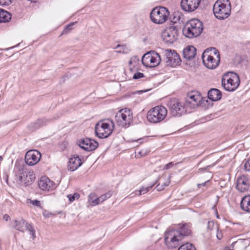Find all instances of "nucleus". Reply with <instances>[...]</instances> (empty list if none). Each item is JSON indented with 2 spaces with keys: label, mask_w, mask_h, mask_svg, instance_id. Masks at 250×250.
Segmentation results:
<instances>
[{
  "label": "nucleus",
  "mask_w": 250,
  "mask_h": 250,
  "mask_svg": "<svg viewBox=\"0 0 250 250\" xmlns=\"http://www.w3.org/2000/svg\"><path fill=\"white\" fill-rule=\"evenodd\" d=\"M191 230L187 225H183L179 230L168 229L165 233V243L170 249L175 248L178 246L179 241L182 239V236H188Z\"/></svg>",
  "instance_id": "obj_1"
},
{
  "label": "nucleus",
  "mask_w": 250,
  "mask_h": 250,
  "mask_svg": "<svg viewBox=\"0 0 250 250\" xmlns=\"http://www.w3.org/2000/svg\"><path fill=\"white\" fill-rule=\"evenodd\" d=\"M14 173L15 180L19 184L24 186L31 185L35 179V175L31 169H28L26 166L16 163Z\"/></svg>",
  "instance_id": "obj_2"
},
{
  "label": "nucleus",
  "mask_w": 250,
  "mask_h": 250,
  "mask_svg": "<svg viewBox=\"0 0 250 250\" xmlns=\"http://www.w3.org/2000/svg\"><path fill=\"white\" fill-rule=\"evenodd\" d=\"M213 14L218 20L228 18L231 12V4L229 0H217L213 7Z\"/></svg>",
  "instance_id": "obj_3"
},
{
  "label": "nucleus",
  "mask_w": 250,
  "mask_h": 250,
  "mask_svg": "<svg viewBox=\"0 0 250 250\" xmlns=\"http://www.w3.org/2000/svg\"><path fill=\"white\" fill-rule=\"evenodd\" d=\"M203 30L202 22L198 19H193L186 22L183 28V32L186 37L193 38L199 36Z\"/></svg>",
  "instance_id": "obj_4"
},
{
  "label": "nucleus",
  "mask_w": 250,
  "mask_h": 250,
  "mask_svg": "<svg viewBox=\"0 0 250 250\" xmlns=\"http://www.w3.org/2000/svg\"><path fill=\"white\" fill-rule=\"evenodd\" d=\"M114 128V122L109 119L99 121L95 125V133L99 138H106L109 136Z\"/></svg>",
  "instance_id": "obj_5"
},
{
  "label": "nucleus",
  "mask_w": 250,
  "mask_h": 250,
  "mask_svg": "<svg viewBox=\"0 0 250 250\" xmlns=\"http://www.w3.org/2000/svg\"><path fill=\"white\" fill-rule=\"evenodd\" d=\"M240 80L239 76L235 73L229 72L225 74L222 78V85L228 91H234L239 87Z\"/></svg>",
  "instance_id": "obj_6"
},
{
  "label": "nucleus",
  "mask_w": 250,
  "mask_h": 250,
  "mask_svg": "<svg viewBox=\"0 0 250 250\" xmlns=\"http://www.w3.org/2000/svg\"><path fill=\"white\" fill-rule=\"evenodd\" d=\"M202 60L204 65L209 69H215L220 62V57L219 52L215 48L211 50L210 54L205 52L202 55Z\"/></svg>",
  "instance_id": "obj_7"
},
{
  "label": "nucleus",
  "mask_w": 250,
  "mask_h": 250,
  "mask_svg": "<svg viewBox=\"0 0 250 250\" xmlns=\"http://www.w3.org/2000/svg\"><path fill=\"white\" fill-rule=\"evenodd\" d=\"M167 114V109L164 106H156L147 113V119L152 123H157L164 120Z\"/></svg>",
  "instance_id": "obj_8"
},
{
  "label": "nucleus",
  "mask_w": 250,
  "mask_h": 250,
  "mask_svg": "<svg viewBox=\"0 0 250 250\" xmlns=\"http://www.w3.org/2000/svg\"><path fill=\"white\" fill-rule=\"evenodd\" d=\"M169 114L173 117H180L186 113L188 108L185 103L177 99H172L167 103Z\"/></svg>",
  "instance_id": "obj_9"
},
{
  "label": "nucleus",
  "mask_w": 250,
  "mask_h": 250,
  "mask_svg": "<svg viewBox=\"0 0 250 250\" xmlns=\"http://www.w3.org/2000/svg\"><path fill=\"white\" fill-rule=\"evenodd\" d=\"M169 12L168 9L164 7H156L154 8L150 14L151 21L156 24H163L168 19Z\"/></svg>",
  "instance_id": "obj_10"
},
{
  "label": "nucleus",
  "mask_w": 250,
  "mask_h": 250,
  "mask_svg": "<svg viewBox=\"0 0 250 250\" xmlns=\"http://www.w3.org/2000/svg\"><path fill=\"white\" fill-rule=\"evenodd\" d=\"M133 118L130 109L125 108L120 110L116 114L115 121L118 125L127 127L131 123Z\"/></svg>",
  "instance_id": "obj_11"
},
{
  "label": "nucleus",
  "mask_w": 250,
  "mask_h": 250,
  "mask_svg": "<svg viewBox=\"0 0 250 250\" xmlns=\"http://www.w3.org/2000/svg\"><path fill=\"white\" fill-rule=\"evenodd\" d=\"M162 54L166 66L175 67L180 64V57L175 50L165 49L163 51Z\"/></svg>",
  "instance_id": "obj_12"
},
{
  "label": "nucleus",
  "mask_w": 250,
  "mask_h": 250,
  "mask_svg": "<svg viewBox=\"0 0 250 250\" xmlns=\"http://www.w3.org/2000/svg\"><path fill=\"white\" fill-rule=\"evenodd\" d=\"M202 102L203 98L200 94L193 91L188 94L185 103L188 109H194L201 105Z\"/></svg>",
  "instance_id": "obj_13"
},
{
  "label": "nucleus",
  "mask_w": 250,
  "mask_h": 250,
  "mask_svg": "<svg viewBox=\"0 0 250 250\" xmlns=\"http://www.w3.org/2000/svg\"><path fill=\"white\" fill-rule=\"evenodd\" d=\"M160 55L155 51L145 54L142 58V63L146 67H153L157 66L161 61Z\"/></svg>",
  "instance_id": "obj_14"
},
{
  "label": "nucleus",
  "mask_w": 250,
  "mask_h": 250,
  "mask_svg": "<svg viewBox=\"0 0 250 250\" xmlns=\"http://www.w3.org/2000/svg\"><path fill=\"white\" fill-rule=\"evenodd\" d=\"M178 36V29L174 26L167 27L162 32L163 40L166 43H173L177 40Z\"/></svg>",
  "instance_id": "obj_15"
},
{
  "label": "nucleus",
  "mask_w": 250,
  "mask_h": 250,
  "mask_svg": "<svg viewBox=\"0 0 250 250\" xmlns=\"http://www.w3.org/2000/svg\"><path fill=\"white\" fill-rule=\"evenodd\" d=\"M15 228L21 232H24L25 230H28L30 232V234L32 236L33 238H35V230L34 227L30 224H28L25 220L21 219L20 220L15 221Z\"/></svg>",
  "instance_id": "obj_16"
},
{
  "label": "nucleus",
  "mask_w": 250,
  "mask_h": 250,
  "mask_svg": "<svg viewBox=\"0 0 250 250\" xmlns=\"http://www.w3.org/2000/svg\"><path fill=\"white\" fill-rule=\"evenodd\" d=\"M41 158V154L39 151L30 150L25 154V162L28 166H34L39 162Z\"/></svg>",
  "instance_id": "obj_17"
},
{
  "label": "nucleus",
  "mask_w": 250,
  "mask_h": 250,
  "mask_svg": "<svg viewBox=\"0 0 250 250\" xmlns=\"http://www.w3.org/2000/svg\"><path fill=\"white\" fill-rule=\"evenodd\" d=\"M77 144L81 148L87 151L95 150L98 146V142L87 138L78 140Z\"/></svg>",
  "instance_id": "obj_18"
},
{
  "label": "nucleus",
  "mask_w": 250,
  "mask_h": 250,
  "mask_svg": "<svg viewBox=\"0 0 250 250\" xmlns=\"http://www.w3.org/2000/svg\"><path fill=\"white\" fill-rule=\"evenodd\" d=\"M201 0H182L181 5L182 9L186 12H192L199 6Z\"/></svg>",
  "instance_id": "obj_19"
},
{
  "label": "nucleus",
  "mask_w": 250,
  "mask_h": 250,
  "mask_svg": "<svg viewBox=\"0 0 250 250\" xmlns=\"http://www.w3.org/2000/svg\"><path fill=\"white\" fill-rule=\"evenodd\" d=\"M38 186L42 190L49 191L54 188V183L45 176L42 177L38 182Z\"/></svg>",
  "instance_id": "obj_20"
},
{
  "label": "nucleus",
  "mask_w": 250,
  "mask_h": 250,
  "mask_svg": "<svg viewBox=\"0 0 250 250\" xmlns=\"http://www.w3.org/2000/svg\"><path fill=\"white\" fill-rule=\"evenodd\" d=\"M248 179L244 176L239 177L236 181V188L240 192H244L249 188Z\"/></svg>",
  "instance_id": "obj_21"
},
{
  "label": "nucleus",
  "mask_w": 250,
  "mask_h": 250,
  "mask_svg": "<svg viewBox=\"0 0 250 250\" xmlns=\"http://www.w3.org/2000/svg\"><path fill=\"white\" fill-rule=\"evenodd\" d=\"M82 164V160L77 155H74L69 159L67 168L69 170L74 171Z\"/></svg>",
  "instance_id": "obj_22"
},
{
  "label": "nucleus",
  "mask_w": 250,
  "mask_h": 250,
  "mask_svg": "<svg viewBox=\"0 0 250 250\" xmlns=\"http://www.w3.org/2000/svg\"><path fill=\"white\" fill-rule=\"evenodd\" d=\"M184 58L188 60L193 59L196 54V49L193 46L186 47L183 52Z\"/></svg>",
  "instance_id": "obj_23"
},
{
  "label": "nucleus",
  "mask_w": 250,
  "mask_h": 250,
  "mask_svg": "<svg viewBox=\"0 0 250 250\" xmlns=\"http://www.w3.org/2000/svg\"><path fill=\"white\" fill-rule=\"evenodd\" d=\"M230 247H231L232 249H230L228 247H226L224 249V250H233V249L234 248L237 250H245L247 248L246 241L245 240H239L232 243Z\"/></svg>",
  "instance_id": "obj_24"
},
{
  "label": "nucleus",
  "mask_w": 250,
  "mask_h": 250,
  "mask_svg": "<svg viewBox=\"0 0 250 250\" xmlns=\"http://www.w3.org/2000/svg\"><path fill=\"white\" fill-rule=\"evenodd\" d=\"M208 98L212 101H217L222 98L221 92L217 89L212 88L209 90Z\"/></svg>",
  "instance_id": "obj_25"
},
{
  "label": "nucleus",
  "mask_w": 250,
  "mask_h": 250,
  "mask_svg": "<svg viewBox=\"0 0 250 250\" xmlns=\"http://www.w3.org/2000/svg\"><path fill=\"white\" fill-rule=\"evenodd\" d=\"M241 208L248 212H250V195L245 196L241 202Z\"/></svg>",
  "instance_id": "obj_26"
},
{
  "label": "nucleus",
  "mask_w": 250,
  "mask_h": 250,
  "mask_svg": "<svg viewBox=\"0 0 250 250\" xmlns=\"http://www.w3.org/2000/svg\"><path fill=\"white\" fill-rule=\"evenodd\" d=\"M11 19V15L9 13L0 8V23L8 22Z\"/></svg>",
  "instance_id": "obj_27"
},
{
  "label": "nucleus",
  "mask_w": 250,
  "mask_h": 250,
  "mask_svg": "<svg viewBox=\"0 0 250 250\" xmlns=\"http://www.w3.org/2000/svg\"><path fill=\"white\" fill-rule=\"evenodd\" d=\"M49 120L43 118V119H40L37 120L35 123L32 124V125L35 129L39 128L43 125H46L47 122H48Z\"/></svg>",
  "instance_id": "obj_28"
},
{
  "label": "nucleus",
  "mask_w": 250,
  "mask_h": 250,
  "mask_svg": "<svg viewBox=\"0 0 250 250\" xmlns=\"http://www.w3.org/2000/svg\"><path fill=\"white\" fill-rule=\"evenodd\" d=\"M99 198L97 197L95 193H91L88 196V202L93 206L100 204Z\"/></svg>",
  "instance_id": "obj_29"
},
{
  "label": "nucleus",
  "mask_w": 250,
  "mask_h": 250,
  "mask_svg": "<svg viewBox=\"0 0 250 250\" xmlns=\"http://www.w3.org/2000/svg\"><path fill=\"white\" fill-rule=\"evenodd\" d=\"M178 250H196V249L192 244L187 243L181 246Z\"/></svg>",
  "instance_id": "obj_30"
},
{
  "label": "nucleus",
  "mask_w": 250,
  "mask_h": 250,
  "mask_svg": "<svg viewBox=\"0 0 250 250\" xmlns=\"http://www.w3.org/2000/svg\"><path fill=\"white\" fill-rule=\"evenodd\" d=\"M112 195V191H108L105 194L102 195L101 196L99 197L98 200L99 201L100 204H101L104 201L106 200V199L109 198Z\"/></svg>",
  "instance_id": "obj_31"
},
{
  "label": "nucleus",
  "mask_w": 250,
  "mask_h": 250,
  "mask_svg": "<svg viewBox=\"0 0 250 250\" xmlns=\"http://www.w3.org/2000/svg\"><path fill=\"white\" fill-rule=\"evenodd\" d=\"M117 49L116 52L119 53H126L128 49L125 45H118L115 48Z\"/></svg>",
  "instance_id": "obj_32"
},
{
  "label": "nucleus",
  "mask_w": 250,
  "mask_h": 250,
  "mask_svg": "<svg viewBox=\"0 0 250 250\" xmlns=\"http://www.w3.org/2000/svg\"><path fill=\"white\" fill-rule=\"evenodd\" d=\"M170 182V176H169L167 181L166 182H165L163 185H162L161 186L160 185V184H159L157 186V190L158 191H161V190H163L165 188V187H166L169 185Z\"/></svg>",
  "instance_id": "obj_33"
},
{
  "label": "nucleus",
  "mask_w": 250,
  "mask_h": 250,
  "mask_svg": "<svg viewBox=\"0 0 250 250\" xmlns=\"http://www.w3.org/2000/svg\"><path fill=\"white\" fill-rule=\"evenodd\" d=\"M67 197L70 202H73L75 200H78L80 198V194L78 193H75L73 194H68Z\"/></svg>",
  "instance_id": "obj_34"
},
{
  "label": "nucleus",
  "mask_w": 250,
  "mask_h": 250,
  "mask_svg": "<svg viewBox=\"0 0 250 250\" xmlns=\"http://www.w3.org/2000/svg\"><path fill=\"white\" fill-rule=\"evenodd\" d=\"M153 186H154V185H152L151 186H149L146 188H144V187L140 189V190L139 191V195H141L142 194H144L145 193H146L147 192L149 191V190L152 188V187Z\"/></svg>",
  "instance_id": "obj_35"
},
{
  "label": "nucleus",
  "mask_w": 250,
  "mask_h": 250,
  "mask_svg": "<svg viewBox=\"0 0 250 250\" xmlns=\"http://www.w3.org/2000/svg\"><path fill=\"white\" fill-rule=\"evenodd\" d=\"M12 0H0V5L2 6L9 5Z\"/></svg>",
  "instance_id": "obj_36"
},
{
  "label": "nucleus",
  "mask_w": 250,
  "mask_h": 250,
  "mask_svg": "<svg viewBox=\"0 0 250 250\" xmlns=\"http://www.w3.org/2000/svg\"><path fill=\"white\" fill-rule=\"evenodd\" d=\"M139 59L137 56H133L131 58L128 63L129 65H131L133 63H136Z\"/></svg>",
  "instance_id": "obj_37"
},
{
  "label": "nucleus",
  "mask_w": 250,
  "mask_h": 250,
  "mask_svg": "<svg viewBox=\"0 0 250 250\" xmlns=\"http://www.w3.org/2000/svg\"><path fill=\"white\" fill-rule=\"evenodd\" d=\"M144 77L143 73L141 72H137L133 74L132 78L133 79H138Z\"/></svg>",
  "instance_id": "obj_38"
},
{
  "label": "nucleus",
  "mask_w": 250,
  "mask_h": 250,
  "mask_svg": "<svg viewBox=\"0 0 250 250\" xmlns=\"http://www.w3.org/2000/svg\"><path fill=\"white\" fill-rule=\"evenodd\" d=\"M75 22H72L71 23L67 25L64 30L63 31V33H67L68 31L71 30L72 29V26L74 25Z\"/></svg>",
  "instance_id": "obj_39"
},
{
  "label": "nucleus",
  "mask_w": 250,
  "mask_h": 250,
  "mask_svg": "<svg viewBox=\"0 0 250 250\" xmlns=\"http://www.w3.org/2000/svg\"><path fill=\"white\" fill-rule=\"evenodd\" d=\"M216 237L218 239L221 240L223 237V233L221 230H219V229H217V233H216Z\"/></svg>",
  "instance_id": "obj_40"
},
{
  "label": "nucleus",
  "mask_w": 250,
  "mask_h": 250,
  "mask_svg": "<svg viewBox=\"0 0 250 250\" xmlns=\"http://www.w3.org/2000/svg\"><path fill=\"white\" fill-rule=\"evenodd\" d=\"M30 203H32V204L33 205L37 206V207H40L41 203H40V201H38L37 200H33V201L30 200Z\"/></svg>",
  "instance_id": "obj_41"
},
{
  "label": "nucleus",
  "mask_w": 250,
  "mask_h": 250,
  "mask_svg": "<svg viewBox=\"0 0 250 250\" xmlns=\"http://www.w3.org/2000/svg\"><path fill=\"white\" fill-rule=\"evenodd\" d=\"M245 167L246 170L250 171V159L246 162Z\"/></svg>",
  "instance_id": "obj_42"
},
{
  "label": "nucleus",
  "mask_w": 250,
  "mask_h": 250,
  "mask_svg": "<svg viewBox=\"0 0 250 250\" xmlns=\"http://www.w3.org/2000/svg\"><path fill=\"white\" fill-rule=\"evenodd\" d=\"M174 166V164L172 162H170L165 165V168L166 169H169Z\"/></svg>",
  "instance_id": "obj_43"
},
{
  "label": "nucleus",
  "mask_w": 250,
  "mask_h": 250,
  "mask_svg": "<svg viewBox=\"0 0 250 250\" xmlns=\"http://www.w3.org/2000/svg\"><path fill=\"white\" fill-rule=\"evenodd\" d=\"M209 182V180H208V181H206V182H204V183H202V184H198L197 185V186H198V188H200V187H201V186H205L206 185V183H207V182Z\"/></svg>",
  "instance_id": "obj_44"
},
{
  "label": "nucleus",
  "mask_w": 250,
  "mask_h": 250,
  "mask_svg": "<svg viewBox=\"0 0 250 250\" xmlns=\"http://www.w3.org/2000/svg\"><path fill=\"white\" fill-rule=\"evenodd\" d=\"M3 218L4 219H5L6 221H7L8 220V219L9 218V215H7V214H5L3 216Z\"/></svg>",
  "instance_id": "obj_45"
},
{
  "label": "nucleus",
  "mask_w": 250,
  "mask_h": 250,
  "mask_svg": "<svg viewBox=\"0 0 250 250\" xmlns=\"http://www.w3.org/2000/svg\"><path fill=\"white\" fill-rule=\"evenodd\" d=\"M216 217H217V218L219 219V218H220V217H219V215H218V214L217 211H216Z\"/></svg>",
  "instance_id": "obj_46"
},
{
  "label": "nucleus",
  "mask_w": 250,
  "mask_h": 250,
  "mask_svg": "<svg viewBox=\"0 0 250 250\" xmlns=\"http://www.w3.org/2000/svg\"><path fill=\"white\" fill-rule=\"evenodd\" d=\"M2 160V158L1 156H0V161H1Z\"/></svg>",
  "instance_id": "obj_47"
},
{
  "label": "nucleus",
  "mask_w": 250,
  "mask_h": 250,
  "mask_svg": "<svg viewBox=\"0 0 250 250\" xmlns=\"http://www.w3.org/2000/svg\"><path fill=\"white\" fill-rule=\"evenodd\" d=\"M210 167V166H208L207 167H206V168H205L206 169V168H208V167Z\"/></svg>",
  "instance_id": "obj_48"
},
{
  "label": "nucleus",
  "mask_w": 250,
  "mask_h": 250,
  "mask_svg": "<svg viewBox=\"0 0 250 250\" xmlns=\"http://www.w3.org/2000/svg\"><path fill=\"white\" fill-rule=\"evenodd\" d=\"M130 71H132V69L131 68H130Z\"/></svg>",
  "instance_id": "obj_49"
}]
</instances>
